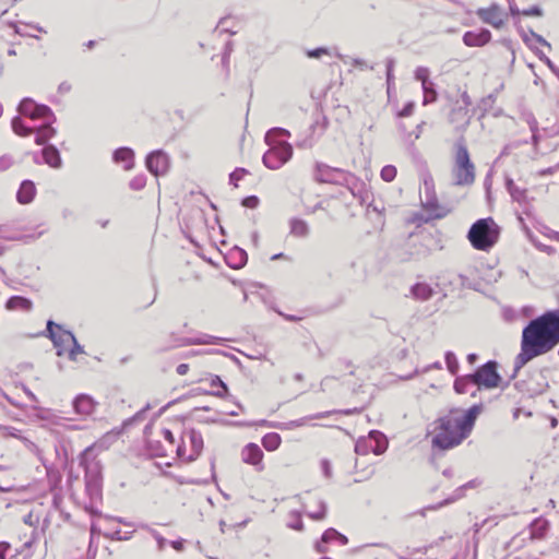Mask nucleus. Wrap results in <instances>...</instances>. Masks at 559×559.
Instances as JSON below:
<instances>
[{
    "label": "nucleus",
    "mask_w": 559,
    "mask_h": 559,
    "mask_svg": "<svg viewBox=\"0 0 559 559\" xmlns=\"http://www.w3.org/2000/svg\"><path fill=\"white\" fill-rule=\"evenodd\" d=\"M523 120L527 123L531 132L533 133V141H538V122L532 112H524L522 115Z\"/></svg>",
    "instance_id": "nucleus-35"
},
{
    "label": "nucleus",
    "mask_w": 559,
    "mask_h": 559,
    "mask_svg": "<svg viewBox=\"0 0 559 559\" xmlns=\"http://www.w3.org/2000/svg\"><path fill=\"white\" fill-rule=\"evenodd\" d=\"M146 185V176L145 175H138L134 178H132L129 182V187L134 191L142 190Z\"/></svg>",
    "instance_id": "nucleus-40"
},
{
    "label": "nucleus",
    "mask_w": 559,
    "mask_h": 559,
    "mask_svg": "<svg viewBox=\"0 0 559 559\" xmlns=\"http://www.w3.org/2000/svg\"><path fill=\"white\" fill-rule=\"evenodd\" d=\"M189 443L190 453L187 456L188 462H192L197 460V457L201 454L203 450V437L200 431L194 428H190L185 430L182 433V444L178 445L177 454L180 457L185 456L186 452V443Z\"/></svg>",
    "instance_id": "nucleus-10"
},
{
    "label": "nucleus",
    "mask_w": 559,
    "mask_h": 559,
    "mask_svg": "<svg viewBox=\"0 0 559 559\" xmlns=\"http://www.w3.org/2000/svg\"><path fill=\"white\" fill-rule=\"evenodd\" d=\"M423 204L427 210H430V211H435L438 209V200L435 195L427 197L426 201L423 202Z\"/></svg>",
    "instance_id": "nucleus-55"
},
{
    "label": "nucleus",
    "mask_w": 559,
    "mask_h": 559,
    "mask_svg": "<svg viewBox=\"0 0 559 559\" xmlns=\"http://www.w3.org/2000/svg\"><path fill=\"white\" fill-rule=\"evenodd\" d=\"M415 108V104L413 102H408L404 105V107L399 111V117H408L413 114Z\"/></svg>",
    "instance_id": "nucleus-53"
},
{
    "label": "nucleus",
    "mask_w": 559,
    "mask_h": 559,
    "mask_svg": "<svg viewBox=\"0 0 559 559\" xmlns=\"http://www.w3.org/2000/svg\"><path fill=\"white\" fill-rule=\"evenodd\" d=\"M518 31H519V33H520V35H521V37H522L523 41H524V43H525V44H526V45H527L532 50H534V48H533V47H532V45L530 44V36H531L530 32H528V33H527V32H525V31L523 29V27H521V26H519V27H518Z\"/></svg>",
    "instance_id": "nucleus-59"
},
{
    "label": "nucleus",
    "mask_w": 559,
    "mask_h": 559,
    "mask_svg": "<svg viewBox=\"0 0 559 559\" xmlns=\"http://www.w3.org/2000/svg\"><path fill=\"white\" fill-rule=\"evenodd\" d=\"M484 408L483 403H477L471 406L461 417L452 418L451 424L457 430V432L466 439L471 433L478 415Z\"/></svg>",
    "instance_id": "nucleus-11"
},
{
    "label": "nucleus",
    "mask_w": 559,
    "mask_h": 559,
    "mask_svg": "<svg viewBox=\"0 0 559 559\" xmlns=\"http://www.w3.org/2000/svg\"><path fill=\"white\" fill-rule=\"evenodd\" d=\"M13 164L12 157L9 155H3L0 157V171H4L9 169Z\"/></svg>",
    "instance_id": "nucleus-54"
},
{
    "label": "nucleus",
    "mask_w": 559,
    "mask_h": 559,
    "mask_svg": "<svg viewBox=\"0 0 559 559\" xmlns=\"http://www.w3.org/2000/svg\"><path fill=\"white\" fill-rule=\"evenodd\" d=\"M411 292H412V295L414 296V298L421 300V301L430 299L433 295L432 287L430 285H428L427 283L415 284L414 286H412Z\"/></svg>",
    "instance_id": "nucleus-26"
},
{
    "label": "nucleus",
    "mask_w": 559,
    "mask_h": 559,
    "mask_svg": "<svg viewBox=\"0 0 559 559\" xmlns=\"http://www.w3.org/2000/svg\"><path fill=\"white\" fill-rule=\"evenodd\" d=\"M151 535L156 540L158 550L163 551L165 549L166 544H167V539L165 537H163L156 530L152 531Z\"/></svg>",
    "instance_id": "nucleus-49"
},
{
    "label": "nucleus",
    "mask_w": 559,
    "mask_h": 559,
    "mask_svg": "<svg viewBox=\"0 0 559 559\" xmlns=\"http://www.w3.org/2000/svg\"><path fill=\"white\" fill-rule=\"evenodd\" d=\"M10 548L11 546L9 543L0 542V559H5V555Z\"/></svg>",
    "instance_id": "nucleus-62"
},
{
    "label": "nucleus",
    "mask_w": 559,
    "mask_h": 559,
    "mask_svg": "<svg viewBox=\"0 0 559 559\" xmlns=\"http://www.w3.org/2000/svg\"><path fill=\"white\" fill-rule=\"evenodd\" d=\"M307 515L316 521L323 520L326 515V503L323 500L318 501V509L310 511Z\"/></svg>",
    "instance_id": "nucleus-37"
},
{
    "label": "nucleus",
    "mask_w": 559,
    "mask_h": 559,
    "mask_svg": "<svg viewBox=\"0 0 559 559\" xmlns=\"http://www.w3.org/2000/svg\"><path fill=\"white\" fill-rule=\"evenodd\" d=\"M468 378L474 381L477 390L496 389L502 382V377L498 372V362L496 360H488L477 367L474 372L468 373Z\"/></svg>",
    "instance_id": "nucleus-7"
},
{
    "label": "nucleus",
    "mask_w": 559,
    "mask_h": 559,
    "mask_svg": "<svg viewBox=\"0 0 559 559\" xmlns=\"http://www.w3.org/2000/svg\"><path fill=\"white\" fill-rule=\"evenodd\" d=\"M476 15L486 24L500 29L504 25L502 10L497 3H492L489 8H479Z\"/></svg>",
    "instance_id": "nucleus-14"
},
{
    "label": "nucleus",
    "mask_w": 559,
    "mask_h": 559,
    "mask_svg": "<svg viewBox=\"0 0 559 559\" xmlns=\"http://www.w3.org/2000/svg\"><path fill=\"white\" fill-rule=\"evenodd\" d=\"M222 338L213 335L204 334L199 337H183L180 340L181 346L202 345V344H217Z\"/></svg>",
    "instance_id": "nucleus-27"
},
{
    "label": "nucleus",
    "mask_w": 559,
    "mask_h": 559,
    "mask_svg": "<svg viewBox=\"0 0 559 559\" xmlns=\"http://www.w3.org/2000/svg\"><path fill=\"white\" fill-rule=\"evenodd\" d=\"M270 148L263 154L262 162L269 169L276 170L285 165L293 156V146L287 141L266 143Z\"/></svg>",
    "instance_id": "nucleus-8"
},
{
    "label": "nucleus",
    "mask_w": 559,
    "mask_h": 559,
    "mask_svg": "<svg viewBox=\"0 0 559 559\" xmlns=\"http://www.w3.org/2000/svg\"><path fill=\"white\" fill-rule=\"evenodd\" d=\"M475 385L474 381L468 378V374L456 377L454 380V391L459 394H464L469 392V388Z\"/></svg>",
    "instance_id": "nucleus-29"
},
{
    "label": "nucleus",
    "mask_w": 559,
    "mask_h": 559,
    "mask_svg": "<svg viewBox=\"0 0 559 559\" xmlns=\"http://www.w3.org/2000/svg\"><path fill=\"white\" fill-rule=\"evenodd\" d=\"M372 451V440L370 435L368 438H360L355 444V452L360 455L367 454Z\"/></svg>",
    "instance_id": "nucleus-34"
},
{
    "label": "nucleus",
    "mask_w": 559,
    "mask_h": 559,
    "mask_svg": "<svg viewBox=\"0 0 559 559\" xmlns=\"http://www.w3.org/2000/svg\"><path fill=\"white\" fill-rule=\"evenodd\" d=\"M500 227L492 217L479 218L469 228L467 239L479 251H489L498 241Z\"/></svg>",
    "instance_id": "nucleus-3"
},
{
    "label": "nucleus",
    "mask_w": 559,
    "mask_h": 559,
    "mask_svg": "<svg viewBox=\"0 0 559 559\" xmlns=\"http://www.w3.org/2000/svg\"><path fill=\"white\" fill-rule=\"evenodd\" d=\"M96 406V402L92 396L87 394H80L73 401V408L76 414L88 416L91 415Z\"/></svg>",
    "instance_id": "nucleus-19"
},
{
    "label": "nucleus",
    "mask_w": 559,
    "mask_h": 559,
    "mask_svg": "<svg viewBox=\"0 0 559 559\" xmlns=\"http://www.w3.org/2000/svg\"><path fill=\"white\" fill-rule=\"evenodd\" d=\"M259 198L257 195H249L241 200V205L248 209H255L259 205Z\"/></svg>",
    "instance_id": "nucleus-46"
},
{
    "label": "nucleus",
    "mask_w": 559,
    "mask_h": 559,
    "mask_svg": "<svg viewBox=\"0 0 559 559\" xmlns=\"http://www.w3.org/2000/svg\"><path fill=\"white\" fill-rule=\"evenodd\" d=\"M370 437L372 440V452L376 455H380V454L384 453L385 450L388 449L386 437L378 430H371Z\"/></svg>",
    "instance_id": "nucleus-25"
},
{
    "label": "nucleus",
    "mask_w": 559,
    "mask_h": 559,
    "mask_svg": "<svg viewBox=\"0 0 559 559\" xmlns=\"http://www.w3.org/2000/svg\"><path fill=\"white\" fill-rule=\"evenodd\" d=\"M326 544L328 543L322 542V538H321L319 542L316 543L314 548L319 554H326L328 552V547L325 546Z\"/></svg>",
    "instance_id": "nucleus-61"
},
{
    "label": "nucleus",
    "mask_w": 559,
    "mask_h": 559,
    "mask_svg": "<svg viewBox=\"0 0 559 559\" xmlns=\"http://www.w3.org/2000/svg\"><path fill=\"white\" fill-rule=\"evenodd\" d=\"M169 164V156L163 150L153 151L145 158L147 170L156 177L165 175Z\"/></svg>",
    "instance_id": "nucleus-13"
},
{
    "label": "nucleus",
    "mask_w": 559,
    "mask_h": 559,
    "mask_svg": "<svg viewBox=\"0 0 559 559\" xmlns=\"http://www.w3.org/2000/svg\"><path fill=\"white\" fill-rule=\"evenodd\" d=\"M37 535H38V533H37V532H36V530L34 528V530L32 531V536H31V538H29L28 540H26V542L23 544L22 549H21L20 551L22 552V551H24V550H26V549H31V548H32V546H33V544H34V543H35V540H36Z\"/></svg>",
    "instance_id": "nucleus-57"
},
{
    "label": "nucleus",
    "mask_w": 559,
    "mask_h": 559,
    "mask_svg": "<svg viewBox=\"0 0 559 559\" xmlns=\"http://www.w3.org/2000/svg\"><path fill=\"white\" fill-rule=\"evenodd\" d=\"M306 56L308 58H311V59H320L323 56H331V52L325 47H317V48H313V49H308L306 51Z\"/></svg>",
    "instance_id": "nucleus-39"
},
{
    "label": "nucleus",
    "mask_w": 559,
    "mask_h": 559,
    "mask_svg": "<svg viewBox=\"0 0 559 559\" xmlns=\"http://www.w3.org/2000/svg\"><path fill=\"white\" fill-rule=\"evenodd\" d=\"M17 111L20 115L12 119L11 127L19 136L35 133V143L41 145L56 135L57 131L52 127L56 116L49 106L25 97L20 102Z\"/></svg>",
    "instance_id": "nucleus-2"
},
{
    "label": "nucleus",
    "mask_w": 559,
    "mask_h": 559,
    "mask_svg": "<svg viewBox=\"0 0 559 559\" xmlns=\"http://www.w3.org/2000/svg\"><path fill=\"white\" fill-rule=\"evenodd\" d=\"M90 451L91 448L84 450L80 464L85 469V490L91 500L94 501L102 497V473L98 464H86L85 455Z\"/></svg>",
    "instance_id": "nucleus-9"
},
{
    "label": "nucleus",
    "mask_w": 559,
    "mask_h": 559,
    "mask_svg": "<svg viewBox=\"0 0 559 559\" xmlns=\"http://www.w3.org/2000/svg\"><path fill=\"white\" fill-rule=\"evenodd\" d=\"M421 88H423V93H424V99H423L424 105H428V104L435 103L437 100L438 93H437L433 82H430L427 85L426 84L421 85Z\"/></svg>",
    "instance_id": "nucleus-31"
},
{
    "label": "nucleus",
    "mask_w": 559,
    "mask_h": 559,
    "mask_svg": "<svg viewBox=\"0 0 559 559\" xmlns=\"http://www.w3.org/2000/svg\"><path fill=\"white\" fill-rule=\"evenodd\" d=\"M185 540L183 539H178V540H173L170 542V546L177 550V551H182L185 549Z\"/></svg>",
    "instance_id": "nucleus-63"
},
{
    "label": "nucleus",
    "mask_w": 559,
    "mask_h": 559,
    "mask_svg": "<svg viewBox=\"0 0 559 559\" xmlns=\"http://www.w3.org/2000/svg\"><path fill=\"white\" fill-rule=\"evenodd\" d=\"M444 360L449 372L452 376H456V373L459 372L460 365L455 354L451 350L445 352Z\"/></svg>",
    "instance_id": "nucleus-33"
},
{
    "label": "nucleus",
    "mask_w": 559,
    "mask_h": 559,
    "mask_svg": "<svg viewBox=\"0 0 559 559\" xmlns=\"http://www.w3.org/2000/svg\"><path fill=\"white\" fill-rule=\"evenodd\" d=\"M509 10L512 16H518L522 14V11L519 10L514 1L509 0Z\"/></svg>",
    "instance_id": "nucleus-64"
},
{
    "label": "nucleus",
    "mask_w": 559,
    "mask_h": 559,
    "mask_svg": "<svg viewBox=\"0 0 559 559\" xmlns=\"http://www.w3.org/2000/svg\"><path fill=\"white\" fill-rule=\"evenodd\" d=\"M380 175L384 181L391 182L396 177V168L393 165H386L381 169Z\"/></svg>",
    "instance_id": "nucleus-41"
},
{
    "label": "nucleus",
    "mask_w": 559,
    "mask_h": 559,
    "mask_svg": "<svg viewBox=\"0 0 559 559\" xmlns=\"http://www.w3.org/2000/svg\"><path fill=\"white\" fill-rule=\"evenodd\" d=\"M281 136H290V132L284 128H272L265 134V143H275V141H281L278 138Z\"/></svg>",
    "instance_id": "nucleus-32"
},
{
    "label": "nucleus",
    "mask_w": 559,
    "mask_h": 559,
    "mask_svg": "<svg viewBox=\"0 0 559 559\" xmlns=\"http://www.w3.org/2000/svg\"><path fill=\"white\" fill-rule=\"evenodd\" d=\"M471 486H472V481H469V483H467V484L463 485L462 487H460L459 489H456L457 495H456L455 497L448 498V499H445L443 502L439 503V504H438V506H436V507H431L430 509H437V508H440V507H442V506H445V504H448V503H451V502L455 501L456 499H459V498H461V497L463 496V491H464V489H465V488H467V487H471Z\"/></svg>",
    "instance_id": "nucleus-43"
},
{
    "label": "nucleus",
    "mask_w": 559,
    "mask_h": 559,
    "mask_svg": "<svg viewBox=\"0 0 559 559\" xmlns=\"http://www.w3.org/2000/svg\"><path fill=\"white\" fill-rule=\"evenodd\" d=\"M248 254L246 250L234 247L228 254L226 255V263L229 267L234 270H239L247 264Z\"/></svg>",
    "instance_id": "nucleus-20"
},
{
    "label": "nucleus",
    "mask_w": 559,
    "mask_h": 559,
    "mask_svg": "<svg viewBox=\"0 0 559 559\" xmlns=\"http://www.w3.org/2000/svg\"><path fill=\"white\" fill-rule=\"evenodd\" d=\"M289 516L292 520L287 523V526L295 531H302L304 530V523L301 519V514L298 511H292L289 513Z\"/></svg>",
    "instance_id": "nucleus-38"
},
{
    "label": "nucleus",
    "mask_w": 559,
    "mask_h": 559,
    "mask_svg": "<svg viewBox=\"0 0 559 559\" xmlns=\"http://www.w3.org/2000/svg\"><path fill=\"white\" fill-rule=\"evenodd\" d=\"M282 438L277 432H269L262 438V445L267 451H275L281 445Z\"/></svg>",
    "instance_id": "nucleus-28"
},
{
    "label": "nucleus",
    "mask_w": 559,
    "mask_h": 559,
    "mask_svg": "<svg viewBox=\"0 0 559 559\" xmlns=\"http://www.w3.org/2000/svg\"><path fill=\"white\" fill-rule=\"evenodd\" d=\"M247 174V170L245 168H236L230 175H229V182L234 185L235 187L238 186V180H240L243 175Z\"/></svg>",
    "instance_id": "nucleus-44"
},
{
    "label": "nucleus",
    "mask_w": 559,
    "mask_h": 559,
    "mask_svg": "<svg viewBox=\"0 0 559 559\" xmlns=\"http://www.w3.org/2000/svg\"><path fill=\"white\" fill-rule=\"evenodd\" d=\"M426 550H427L426 547H424V548H414V549L407 548L403 555L399 556V558L400 559H413V556H415L416 554L425 555Z\"/></svg>",
    "instance_id": "nucleus-45"
},
{
    "label": "nucleus",
    "mask_w": 559,
    "mask_h": 559,
    "mask_svg": "<svg viewBox=\"0 0 559 559\" xmlns=\"http://www.w3.org/2000/svg\"><path fill=\"white\" fill-rule=\"evenodd\" d=\"M393 68H394V60L393 59H388L386 60V83H388V88H390V85L394 79L393 76Z\"/></svg>",
    "instance_id": "nucleus-50"
},
{
    "label": "nucleus",
    "mask_w": 559,
    "mask_h": 559,
    "mask_svg": "<svg viewBox=\"0 0 559 559\" xmlns=\"http://www.w3.org/2000/svg\"><path fill=\"white\" fill-rule=\"evenodd\" d=\"M439 430L431 440L432 447L439 450H449L459 445L464 438L451 424V417L444 416L438 419Z\"/></svg>",
    "instance_id": "nucleus-6"
},
{
    "label": "nucleus",
    "mask_w": 559,
    "mask_h": 559,
    "mask_svg": "<svg viewBox=\"0 0 559 559\" xmlns=\"http://www.w3.org/2000/svg\"><path fill=\"white\" fill-rule=\"evenodd\" d=\"M105 536L111 540H129L132 536V533L121 534L120 530L115 531L111 534H105Z\"/></svg>",
    "instance_id": "nucleus-47"
},
{
    "label": "nucleus",
    "mask_w": 559,
    "mask_h": 559,
    "mask_svg": "<svg viewBox=\"0 0 559 559\" xmlns=\"http://www.w3.org/2000/svg\"><path fill=\"white\" fill-rule=\"evenodd\" d=\"M531 37H533L538 44L551 48V45L539 34L535 33L533 29H530Z\"/></svg>",
    "instance_id": "nucleus-56"
},
{
    "label": "nucleus",
    "mask_w": 559,
    "mask_h": 559,
    "mask_svg": "<svg viewBox=\"0 0 559 559\" xmlns=\"http://www.w3.org/2000/svg\"><path fill=\"white\" fill-rule=\"evenodd\" d=\"M289 233L297 238H307L310 234V228L306 221L293 217L289 221Z\"/></svg>",
    "instance_id": "nucleus-24"
},
{
    "label": "nucleus",
    "mask_w": 559,
    "mask_h": 559,
    "mask_svg": "<svg viewBox=\"0 0 559 559\" xmlns=\"http://www.w3.org/2000/svg\"><path fill=\"white\" fill-rule=\"evenodd\" d=\"M491 39V33L487 28H480L477 32L468 31L463 35V43L468 47H483Z\"/></svg>",
    "instance_id": "nucleus-15"
},
{
    "label": "nucleus",
    "mask_w": 559,
    "mask_h": 559,
    "mask_svg": "<svg viewBox=\"0 0 559 559\" xmlns=\"http://www.w3.org/2000/svg\"><path fill=\"white\" fill-rule=\"evenodd\" d=\"M5 309L9 311L21 310L29 312L33 309V302L29 298L14 295L5 301Z\"/></svg>",
    "instance_id": "nucleus-22"
},
{
    "label": "nucleus",
    "mask_w": 559,
    "mask_h": 559,
    "mask_svg": "<svg viewBox=\"0 0 559 559\" xmlns=\"http://www.w3.org/2000/svg\"><path fill=\"white\" fill-rule=\"evenodd\" d=\"M67 334H73L69 330H64L62 325L53 322L52 320H48L46 323V331L43 335L50 338L57 352L56 355L61 357L64 355V345L71 343V340L68 338Z\"/></svg>",
    "instance_id": "nucleus-12"
},
{
    "label": "nucleus",
    "mask_w": 559,
    "mask_h": 559,
    "mask_svg": "<svg viewBox=\"0 0 559 559\" xmlns=\"http://www.w3.org/2000/svg\"><path fill=\"white\" fill-rule=\"evenodd\" d=\"M506 189L514 202L524 204L527 200V190L516 186L512 178H506Z\"/></svg>",
    "instance_id": "nucleus-23"
},
{
    "label": "nucleus",
    "mask_w": 559,
    "mask_h": 559,
    "mask_svg": "<svg viewBox=\"0 0 559 559\" xmlns=\"http://www.w3.org/2000/svg\"><path fill=\"white\" fill-rule=\"evenodd\" d=\"M547 526H548V524L546 522H544L538 528H535L533 531V535L538 538L543 537L547 530Z\"/></svg>",
    "instance_id": "nucleus-60"
},
{
    "label": "nucleus",
    "mask_w": 559,
    "mask_h": 559,
    "mask_svg": "<svg viewBox=\"0 0 559 559\" xmlns=\"http://www.w3.org/2000/svg\"><path fill=\"white\" fill-rule=\"evenodd\" d=\"M36 194V187L32 180H23L16 192V200L21 204L31 203Z\"/></svg>",
    "instance_id": "nucleus-21"
},
{
    "label": "nucleus",
    "mask_w": 559,
    "mask_h": 559,
    "mask_svg": "<svg viewBox=\"0 0 559 559\" xmlns=\"http://www.w3.org/2000/svg\"><path fill=\"white\" fill-rule=\"evenodd\" d=\"M559 344V309L547 310L532 319L523 329L521 352L514 359L511 379L534 358L549 353Z\"/></svg>",
    "instance_id": "nucleus-1"
},
{
    "label": "nucleus",
    "mask_w": 559,
    "mask_h": 559,
    "mask_svg": "<svg viewBox=\"0 0 559 559\" xmlns=\"http://www.w3.org/2000/svg\"><path fill=\"white\" fill-rule=\"evenodd\" d=\"M43 145L44 147L41 148L40 153L44 163L50 166L51 168H61L62 159L59 150L53 144H48V142H46Z\"/></svg>",
    "instance_id": "nucleus-17"
},
{
    "label": "nucleus",
    "mask_w": 559,
    "mask_h": 559,
    "mask_svg": "<svg viewBox=\"0 0 559 559\" xmlns=\"http://www.w3.org/2000/svg\"><path fill=\"white\" fill-rule=\"evenodd\" d=\"M522 14L525 16H543V9L539 5H533L528 9L522 10Z\"/></svg>",
    "instance_id": "nucleus-48"
},
{
    "label": "nucleus",
    "mask_w": 559,
    "mask_h": 559,
    "mask_svg": "<svg viewBox=\"0 0 559 559\" xmlns=\"http://www.w3.org/2000/svg\"><path fill=\"white\" fill-rule=\"evenodd\" d=\"M415 79L421 82V85H427L431 81L429 80V69L426 67H418L415 70Z\"/></svg>",
    "instance_id": "nucleus-42"
},
{
    "label": "nucleus",
    "mask_w": 559,
    "mask_h": 559,
    "mask_svg": "<svg viewBox=\"0 0 559 559\" xmlns=\"http://www.w3.org/2000/svg\"><path fill=\"white\" fill-rule=\"evenodd\" d=\"M322 472L325 477L330 478L332 475V467L328 460H322L321 462Z\"/></svg>",
    "instance_id": "nucleus-58"
},
{
    "label": "nucleus",
    "mask_w": 559,
    "mask_h": 559,
    "mask_svg": "<svg viewBox=\"0 0 559 559\" xmlns=\"http://www.w3.org/2000/svg\"><path fill=\"white\" fill-rule=\"evenodd\" d=\"M68 338L71 340V344H72V347L70 348L69 353H68V357L70 360L72 361H75L76 360V355L78 354H83L84 353V348L83 346H81L75 337L74 334H67Z\"/></svg>",
    "instance_id": "nucleus-36"
},
{
    "label": "nucleus",
    "mask_w": 559,
    "mask_h": 559,
    "mask_svg": "<svg viewBox=\"0 0 559 559\" xmlns=\"http://www.w3.org/2000/svg\"><path fill=\"white\" fill-rule=\"evenodd\" d=\"M453 178L456 186H471L475 181V165L463 138L455 142Z\"/></svg>",
    "instance_id": "nucleus-5"
},
{
    "label": "nucleus",
    "mask_w": 559,
    "mask_h": 559,
    "mask_svg": "<svg viewBox=\"0 0 559 559\" xmlns=\"http://www.w3.org/2000/svg\"><path fill=\"white\" fill-rule=\"evenodd\" d=\"M313 178L320 183H331L346 187L354 195L355 191L364 183L354 174L342 168L329 166L324 163H317Z\"/></svg>",
    "instance_id": "nucleus-4"
},
{
    "label": "nucleus",
    "mask_w": 559,
    "mask_h": 559,
    "mask_svg": "<svg viewBox=\"0 0 559 559\" xmlns=\"http://www.w3.org/2000/svg\"><path fill=\"white\" fill-rule=\"evenodd\" d=\"M535 52V55L538 57V59L544 62L550 70L552 68H555L556 66L554 64V62L542 51L539 50L538 48L534 49L533 50Z\"/></svg>",
    "instance_id": "nucleus-51"
},
{
    "label": "nucleus",
    "mask_w": 559,
    "mask_h": 559,
    "mask_svg": "<svg viewBox=\"0 0 559 559\" xmlns=\"http://www.w3.org/2000/svg\"><path fill=\"white\" fill-rule=\"evenodd\" d=\"M242 461L247 464L253 465L258 467V471L263 469V465L261 464L263 459V452L261 448L255 443H248L241 453Z\"/></svg>",
    "instance_id": "nucleus-16"
},
{
    "label": "nucleus",
    "mask_w": 559,
    "mask_h": 559,
    "mask_svg": "<svg viewBox=\"0 0 559 559\" xmlns=\"http://www.w3.org/2000/svg\"><path fill=\"white\" fill-rule=\"evenodd\" d=\"M210 384L212 388H218V390L211 392L212 395L217 397H226L228 395V386L218 376H212Z\"/></svg>",
    "instance_id": "nucleus-30"
},
{
    "label": "nucleus",
    "mask_w": 559,
    "mask_h": 559,
    "mask_svg": "<svg viewBox=\"0 0 559 559\" xmlns=\"http://www.w3.org/2000/svg\"><path fill=\"white\" fill-rule=\"evenodd\" d=\"M112 159L116 164H123L124 170H131L134 166V151L122 146L114 151Z\"/></svg>",
    "instance_id": "nucleus-18"
},
{
    "label": "nucleus",
    "mask_w": 559,
    "mask_h": 559,
    "mask_svg": "<svg viewBox=\"0 0 559 559\" xmlns=\"http://www.w3.org/2000/svg\"><path fill=\"white\" fill-rule=\"evenodd\" d=\"M336 535H337V531L333 527H330L323 532V534L321 536L322 542L330 543L332 540H335Z\"/></svg>",
    "instance_id": "nucleus-52"
}]
</instances>
